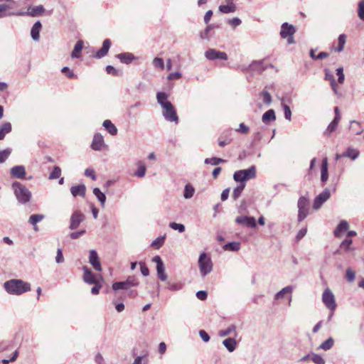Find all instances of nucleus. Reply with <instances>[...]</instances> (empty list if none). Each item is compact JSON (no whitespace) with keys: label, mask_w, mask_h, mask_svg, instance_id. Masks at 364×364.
Returning <instances> with one entry per match:
<instances>
[{"label":"nucleus","mask_w":364,"mask_h":364,"mask_svg":"<svg viewBox=\"0 0 364 364\" xmlns=\"http://www.w3.org/2000/svg\"><path fill=\"white\" fill-rule=\"evenodd\" d=\"M83 48V42L82 41H78L74 46V49L71 53V57L73 58H78L80 57V53Z\"/></svg>","instance_id":"2f4dec72"},{"label":"nucleus","mask_w":364,"mask_h":364,"mask_svg":"<svg viewBox=\"0 0 364 364\" xmlns=\"http://www.w3.org/2000/svg\"><path fill=\"white\" fill-rule=\"evenodd\" d=\"M309 199L305 196H301L298 200V221L301 222L309 215Z\"/></svg>","instance_id":"423d86ee"},{"label":"nucleus","mask_w":364,"mask_h":364,"mask_svg":"<svg viewBox=\"0 0 364 364\" xmlns=\"http://www.w3.org/2000/svg\"><path fill=\"white\" fill-rule=\"evenodd\" d=\"M218 9L221 13L230 14L233 13L236 11V6L235 4L220 5Z\"/></svg>","instance_id":"58836bf2"},{"label":"nucleus","mask_w":364,"mask_h":364,"mask_svg":"<svg viewBox=\"0 0 364 364\" xmlns=\"http://www.w3.org/2000/svg\"><path fill=\"white\" fill-rule=\"evenodd\" d=\"M10 174L15 178H24L26 175V168L22 165L15 166L10 169Z\"/></svg>","instance_id":"dca6fc26"},{"label":"nucleus","mask_w":364,"mask_h":364,"mask_svg":"<svg viewBox=\"0 0 364 364\" xmlns=\"http://www.w3.org/2000/svg\"><path fill=\"white\" fill-rule=\"evenodd\" d=\"M265 68L262 67V61H253L246 70L250 71H261Z\"/></svg>","instance_id":"a19ab883"},{"label":"nucleus","mask_w":364,"mask_h":364,"mask_svg":"<svg viewBox=\"0 0 364 364\" xmlns=\"http://www.w3.org/2000/svg\"><path fill=\"white\" fill-rule=\"evenodd\" d=\"M106 71L108 74L112 75L114 76H119L122 75V72L120 70H117L112 65H107L106 67Z\"/></svg>","instance_id":"4d7b16f0"},{"label":"nucleus","mask_w":364,"mask_h":364,"mask_svg":"<svg viewBox=\"0 0 364 364\" xmlns=\"http://www.w3.org/2000/svg\"><path fill=\"white\" fill-rule=\"evenodd\" d=\"M240 249V243L238 242H230L223 246L224 250H229L232 252L238 251Z\"/></svg>","instance_id":"4c0bfd02"},{"label":"nucleus","mask_w":364,"mask_h":364,"mask_svg":"<svg viewBox=\"0 0 364 364\" xmlns=\"http://www.w3.org/2000/svg\"><path fill=\"white\" fill-rule=\"evenodd\" d=\"M157 276L161 281H166L167 279V275L165 272L164 265L156 267Z\"/></svg>","instance_id":"8fccbe9b"},{"label":"nucleus","mask_w":364,"mask_h":364,"mask_svg":"<svg viewBox=\"0 0 364 364\" xmlns=\"http://www.w3.org/2000/svg\"><path fill=\"white\" fill-rule=\"evenodd\" d=\"M12 189L18 201L21 204H26L31 200V191L22 183L15 181L12 183Z\"/></svg>","instance_id":"f03ea898"},{"label":"nucleus","mask_w":364,"mask_h":364,"mask_svg":"<svg viewBox=\"0 0 364 364\" xmlns=\"http://www.w3.org/2000/svg\"><path fill=\"white\" fill-rule=\"evenodd\" d=\"M358 15L361 20L364 21V1L358 4Z\"/></svg>","instance_id":"e2e57ef3"},{"label":"nucleus","mask_w":364,"mask_h":364,"mask_svg":"<svg viewBox=\"0 0 364 364\" xmlns=\"http://www.w3.org/2000/svg\"><path fill=\"white\" fill-rule=\"evenodd\" d=\"M245 187V183H242L238 185L235 188H234L232 196L235 200H236L240 196Z\"/></svg>","instance_id":"a18cd8bd"},{"label":"nucleus","mask_w":364,"mask_h":364,"mask_svg":"<svg viewBox=\"0 0 364 364\" xmlns=\"http://www.w3.org/2000/svg\"><path fill=\"white\" fill-rule=\"evenodd\" d=\"M223 344L227 348V350L230 353L233 352L236 349V347H237V341L235 339V338L230 337V338H225L223 341Z\"/></svg>","instance_id":"5701e85b"},{"label":"nucleus","mask_w":364,"mask_h":364,"mask_svg":"<svg viewBox=\"0 0 364 364\" xmlns=\"http://www.w3.org/2000/svg\"><path fill=\"white\" fill-rule=\"evenodd\" d=\"M346 277L347 280L350 282L354 281L355 277V274L351 268H348L346 269Z\"/></svg>","instance_id":"bf43d9fd"},{"label":"nucleus","mask_w":364,"mask_h":364,"mask_svg":"<svg viewBox=\"0 0 364 364\" xmlns=\"http://www.w3.org/2000/svg\"><path fill=\"white\" fill-rule=\"evenodd\" d=\"M89 262L96 271H102V266L99 259L98 255L94 250L90 251Z\"/></svg>","instance_id":"2eb2a0df"},{"label":"nucleus","mask_w":364,"mask_h":364,"mask_svg":"<svg viewBox=\"0 0 364 364\" xmlns=\"http://www.w3.org/2000/svg\"><path fill=\"white\" fill-rule=\"evenodd\" d=\"M336 75H338V82L340 84H343L345 80V75L343 74V68H338L336 69Z\"/></svg>","instance_id":"680f3d73"},{"label":"nucleus","mask_w":364,"mask_h":364,"mask_svg":"<svg viewBox=\"0 0 364 364\" xmlns=\"http://www.w3.org/2000/svg\"><path fill=\"white\" fill-rule=\"evenodd\" d=\"M259 96L265 105H269L272 103V98L269 92L263 90L259 93Z\"/></svg>","instance_id":"c03bdc74"},{"label":"nucleus","mask_w":364,"mask_h":364,"mask_svg":"<svg viewBox=\"0 0 364 364\" xmlns=\"http://www.w3.org/2000/svg\"><path fill=\"white\" fill-rule=\"evenodd\" d=\"M82 270L84 272L83 281L89 284H96L97 280L92 271L86 266L82 267Z\"/></svg>","instance_id":"f3484780"},{"label":"nucleus","mask_w":364,"mask_h":364,"mask_svg":"<svg viewBox=\"0 0 364 364\" xmlns=\"http://www.w3.org/2000/svg\"><path fill=\"white\" fill-rule=\"evenodd\" d=\"M105 146L103 136L100 133L95 134L91 144L92 149L95 151H101Z\"/></svg>","instance_id":"4468645a"},{"label":"nucleus","mask_w":364,"mask_h":364,"mask_svg":"<svg viewBox=\"0 0 364 364\" xmlns=\"http://www.w3.org/2000/svg\"><path fill=\"white\" fill-rule=\"evenodd\" d=\"M311 360L315 364H325L324 359L320 355L318 354H312Z\"/></svg>","instance_id":"052dcab7"},{"label":"nucleus","mask_w":364,"mask_h":364,"mask_svg":"<svg viewBox=\"0 0 364 364\" xmlns=\"http://www.w3.org/2000/svg\"><path fill=\"white\" fill-rule=\"evenodd\" d=\"M164 240L165 235L159 237L151 242V246L156 249H159L164 243Z\"/></svg>","instance_id":"09e8293b"},{"label":"nucleus","mask_w":364,"mask_h":364,"mask_svg":"<svg viewBox=\"0 0 364 364\" xmlns=\"http://www.w3.org/2000/svg\"><path fill=\"white\" fill-rule=\"evenodd\" d=\"M61 175V169L59 166H54L52 172L49 175V179L59 178Z\"/></svg>","instance_id":"3c124183"},{"label":"nucleus","mask_w":364,"mask_h":364,"mask_svg":"<svg viewBox=\"0 0 364 364\" xmlns=\"http://www.w3.org/2000/svg\"><path fill=\"white\" fill-rule=\"evenodd\" d=\"M359 151L353 148H348L346 151L342 154V156L350 158L352 160H355L358 157Z\"/></svg>","instance_id":"72a5a7b5"},{"label":"nucleus","mask_w":364,"mask_h":364,"mask_svg":"<svg viewBox=\"0 0 364 364\" xmlns=\"http://www.w3.org/2000/svg\"><path fill=\"white\" fill-rule=\"evenodd\" d=\"M111 46V41L109 39H105L103 41L102 47L95 53V57L96 58H101L105 56Z\"/></svg>","instance_id":"aec40b11"},{"label":"nucleus","mask_w":364,"mask_h":364,"mask_svg":"<svg viewBox=\"0 0 364 364\" xmlns=\"http://www.w3.org/2000/svg\"><path fill=\"white\" fill-rule=\"evenodd\" d=\"M138 168L135 172L134 175L139 178L144 177L146 174V168L144 162L139 161L137 163Z\"/></svg>","instance_id":"ea45409f"},{"label":"nucleus","mask_w":364,"mask_h":364,"mask_svg":"<svg viewBox=\"0 0 364 364\" xmlns=\"http://www.w3.org/2000/svg\"><path fill=\"white\" fill-rule=\"evenodd\" d=\"M86 188L83 184L74 186L70 188V192L74 197L82 196L84 197L85 195Z\"/></svg>","instance_id":"4be33fe9"},{"label":"nucleus","mask_w":364,"mask_h":364,"mask_svg":"<svg viewBox=\"0 0 364 364\" xmlns=\"http://www.w3.org/2000/svg\"><path fill=\"white\" fill-rule=\"evenodd\" d=\"M228 23L230 26H232L233 28H235V27L240 26L242 23V21L239 18L235 17V18L229 19L228 21Z\"/></svg>","instance_id":"774afa93"},{"label":"nucleus","mask_w":364,"mask_h":364,"mask_svg":"<svg viewBox=\"0 0 364 364\" xmlns=\"http://www.w3.org/2000/svg\"><path fill=\"white\" fill-rule=\"evenodd\" d=\"M167 284H168L167 288L170 291H179L183 287V285L181 283H170V282H168Z\"/></svg>","instance_id":"13d9d810"},{"label":"nucleus","mask_w":364,"mask_h":364,"mask_svg":"<svg viewBox=\"0 0 364 364\" xmlns=\"http://www.w3.org/2000/svg\"><path fill=\"white\" fill-rule=\"evenodd\" d=\"M10 6L6 4H0V14L1 15V18L10 16H21L24 13H21V11H9Z\"/></svg>","instance_id":"6ab92c4d"},{"label":"nucleus","mask_w":364,"mask_h":364,"mask_svg":"<svg viewBox=\"0 0 364 364\" xmlns=\"http://www.w3.org/2000/svg\"><path fill=\"white\" fill-rule=\"evenodd\" d=\"M103 127L112 136L117 134V129L115 125L109 119L103 122Z\"/></svg>","instance_id":"c756f323"},{"label":"nucleus","mask_w":364,"mask_h":364,"mask_svg":"<svg viewBox=\"0 0 364 364\" xmlns=\"http://www.w3.org/2000/svg\"><path fill=\"white\" fill-rule=\"evenodd\" d=\"M85 220V215L79 210L75 211L70 217V224L69 228L70 230L77 229L80 224Z\"/></svg>","instance_id":"f8f14e48"},{"label":"nucleus","mask_w":364,"mask_h":364,"mask_svg":"<svg viewBox=\"0 0 364 364\" xmlns=\"http://www.w3.org/2000/svg\"><path fill=\"white\" fill-rule=\"evenodd\" d=\"M215 28H218V26L213 25V24L208 25L205 28V31L200 33V38H202L203 40H209V38L210 37V31Z\"/></svg>","instance_id":"c9c22d12"},{"label":"nucleus","mask_w":364,"mask_h":364,"mask_svg":"<svg viewBox=\"0 0 364 364\" xmlns=\"http://www.w3.org/2000/svg\"><path fill=\"white\" fill-rule=\"evenodd\" d=\"M322 301L326 307L331 311H335L336 309V302L334 294L331 290L326 288L322 294Z\"/></svg>","instance_id":"0eeeda50"},{"label":"nucleus","mask_w":364,"mask_h":364,"mask_svg":"<svg viewBox=\"0 0 364 364\" xmlns=\"http://www.w3.org/2000/svg\"><path fill=\"white\" fill-rule=\"evenodd\" d=\"M338 46L335 49V50L337 51V52H341L343 50L344 45H345L346 41V36L345 34H341L338 36Z\"/></svg>","instance_id":"49530a36"},{"label":"nucleus","mask_w":364,"mask_h":364,"mask_svg":"<svg viewBox=\"0 0 364 364\" xmlns=\"http://www.w3.org/2000/svg\"><path fill=\"white\" fill-rule=\"evenodd\" d=\"M333 344L334 340L333 338L330 337L319 346L318 349L328 350L333 346Z\"/></svg>","instance_id":"79ce46f5"},{"label":"nucleus","mask_w":364,"mask_h":364,"mask_svg":"<svg viewBox=\"0 0 364 364\" xmlns=\"http://www.w3.org/2000/svg\"><path fill=\"white\" fill-rule=\"evenodd\" d=\"M328 178V160L327 158H324L322 160L321 164V181L322 183H326Z\"/></svg>","instance_id":"bb28decb"},{"label":"nucleus","mask_w":364,"mask_h":364,"mask_svg":"<svg viewBox=\"0 0 364 364\" xmlns=\"http://www.w3.org/2000/svg\"><path fill=\"white\" fill-rule=\"evenodd\" d=\"M168 95L164 92H159L156 94L157 102L161 106L162 109L165 107V105H168L171 103L168 100Z\"/></svg>","instance_id":"a878e982"},{"label":"nucleus","mask_w":364,"mask_h":364,"mask_svg":"<svg viewBox=\"0 0 364 364\" xmlns=\"http://www.w3.org/2000/svg\"><path fill=\"white\" fill-rule=\"evenodd\" d=\"M235 223L250 228H255L257 226L255 218L251 216H238L235 218Z\"/></svg>","instance_id":"ddd939ff"},{"label":"nucleus","mask_w":364,"mask_h":364,"mask_svg":"<svg viewBox=\"0 0 364 364\" xmlns=\"http://www.w3.org/2000/svg\"><path fill=\"white\" fill-rule=\"evenodd\" d=\"M93 194L97 197L98 200L100 202L101 205L104 207L106 201V196L105 193H103L100 188H95L93 189Z\"/></svg>","instance_id":"e433bc0d"},{"label":"nucleus","mask_w":364,"mask_h":364,"mask_svg":"<svg viewBox=\"0 0 364 364\" xmlns=\"http://www.w3.org/2000/svg\"><path fill=\"white\" fill-rule=\"evenodd\" d=\"M61 72L67 75L69 78H74L76 77L75 73L72 70H70L68 67H63L61 70Z\"/></svg>","instance_id":"69168bd1"},{"label":"nucleus","mask_w":364,"mask_h":364,"mask_svg":"<svg viewBox=\"0 0 364 364\" xmlns=\"http://www.w3.org/2000/svg\"><path fill=\"white\" fill-rule=\"evenodd\" d=\"M205 56L210 60L216 59L226 60L228 59V55L225 52L218 51L213 48L208 49L205 53Z\"/></svg>","instance_id":"9b49d317"},{"label":"nucleus","mask_w":364,"mask_h":364,"mask_svg":"<svg viewBox=\"0 0 364 364\" xmlns=\"http://www.w3.org/2000/svg\"><path fill=\"white\" fill-rule=\"evenodd\" d=\"M284 110V117L286 119L290 121L291 119V111L290 107L284 103L282 104Z\"/></svg>","instance_id":"6e6d98bb"},{"label":"nucleus","mask_w":364,"mask_h":364,"mask_svg":"<svg viewBox=\"0 0 364 364\" xmlns=\"http://www.w3.org/2000/svg\"><path fill=\"white\" fill-rule=\"evenodd\" d=\"M44 218L43 215L41 214H33L31 215L28 219V223H31L34 226V230L36 231L38 230V227L36 226V224L39 222H41Z\"/></svg>","instance_id":"473e14b6"},{"label":"nucleus","mask_w":364,"mask_h":364,"mask_svg":"<svg viewBox=\"0 0 364 364\" xmlns=\"http://www.w3.org/2000/svg\"><path fill=\"white\" fill-rule=\"evenodd\" d=\"M195 193V188L189 183L185 186L183 197L186 199L191 198Z\"/></svg>","instance_id":"37998d69"},{"label":"nucleus","mask_w":364,"mask_h":364,"mask_svg":"<svg viewBox=\"0 0 364 364\" xmlns=\"http://www.w3.org/2000/svg\"><path fill=\"white\" fill-rule=\"evenodd\" d=\"M139 281L134 276H129L125 281L116 282L112 284V289L114 291L119 290H129L132 287H137L139 285Z\"/></svg>","instance_id":"39448f33"},{"label":"nucleus","mask_w":364,"mask_h":364,"mask_svg":"<svg viewBox=\"0 0 364 364\" xmlns=\"http://www.w3.org/2000/svg\"><path fill=\"white\" fill-rule=\"evenodd\" d=\"M353 241L350 239H346L344 240L340 247L341 248H343L345 250V251H348L350 249V245L352 244Z\"/></svg>","instance_id":"0e129e2a"},{"label":"nucleus","mask_w":364,"mask_h":364,"mask_svg":"<svg viewBox=\"0 0 364 364\" xmlns=\"http://www.w3.org/2000/svg\"><path fill=\"white\" fill-rule=\"evenodd\" d=\"M169 227L174 230H178L179 232H183L185 231V226L181 223H176L175 222L170 223Z\"/></svg>","instance_id":"864d4df0"},{"label":"nucleus","mask_w":364,"mask_h":364,"mask_svg":"<svg viewBox=\"0 0 364 364\" xmlns=\"http://www.w3.org/2000/svg\"><path fill=\"white\" fill-rule=\"evenodd\" d=\"M42 28L41 21H37L32 26L31 30V36L33 41H38L40 39V31Z\"/></svg>","instance_id":"412c9836"},{"label":"nucleus","mask_w":364,"mask_h":364,"mask_svg":"<svg viewBox=\"0 0 364 364\" xmlns=\"http://www.w3.org/2000/svg\"><path fill=\"white\" fill-rule=\"evenodd\" d=\"M163 116L168 122H175L176 124L178 122V117L176 109L171 103L168 105H165V107L163 108Z\"/></svg>","instance_id":"6e6552de"},{"label":"nucleus","mask_w":364,"mask_h":364,"mask_svg":"<svg viewBox=\"0 0 364 364\" xmlns=\"http://www.w3.org/2000/svg\"><path fill=\"white\" fill-rule=\"evenodd\" d=\"M152 63L153 65L156 68H159L161 70L164 68V62L161 58L156 57L154 58Z\"/></svg>","instance_id":"5fc2aeb1"},{"label":"nucleus","mask_w":364,"mask_h":364,"mask_svg":"<svg viewBox=\"0 0 364 364\" xmlns=\"http://www.w3.org/2000/svg\"><path fill=\"white\" fill-rule=\"evenodd\" d=\"M295 32L296 29L294 26L286 22L282 25L280 35L282 38H286L289 36H293Z\"/></svg>","instance_id":"a211bd4d"},{"label":"nucleus","mask_w":364,"mask_h":364,"mask_svg":"<svg viewBox=\"0 0 364 364\" xmlns=\"http://www.w3.org/2000/svg\"><path fill=\"white\" fill-rule=\"evenodd\" d=\"M21 13H24L22 16L26 15L31 17H37L43 16L44 14L50 15L51 11H46L43 6L38 5L35 6H30L28 8L27 11H21Z\"/></svg>","instance_id":"1a4fd4ad"},{"label":"nucleus","mask_w":364,"mask_h":364,"mask_svg":"<svg viewBox=\"0 0 364 364\" xmlns=\"http://www.w3.org/2000/svg\"><path fill=\"white\" fill-rule=\"evenodd\" d=\"M117 57L120 60L122 63L126 64L130 63L134 59V55L131 53H122L118 54Z\"/></svg>","instance_id":"7c9ffc66"},{"label":"nucleus","mask_w":364,"mask_h":364,"mask_svg":"<svg viewBox=\"0 0 364 364\" xmlns=\"http://www.w3.org/2000/svg\"><path fill=\"white\" fill-rule=\"evenodd\" d=\"M229 335H233L234 337L237 336V333L236 327L235 325H231L226 329L220 330L218 331V336L220 337H225Z\"/></svg>","instance_id":"cd10ccee"},{"label":"nucleus","mask_w":364,"mask_h":364,"mask_svg":"<svg viewBox=\"0 0 364 364\" xmlns=\"http://www.w3.org/2000/svg\"><path fill=\"white\" fill-rule=\"evenodd\" d=\"M141 273L143 276L147 277L149 274V270L146 264L143 262H139Z\"/></svg>","instance_id":"338daca9"},{"label":"nucleus","mask_w":364,"mask_h":364,"mask_svg":"<svg viewBox=\"0 0 364 364\" xmlns=\"http://www.w3.org/2000/svg\"><path fill=\"white\" fill-rule=\"evenodd\" d=\"M198 264L200 276L204 278L213 271V262L210 257L205 253L202 252L199 255Z\"/></svg>","instance_id":"7ed1b4c3"},{"label":"nucleus","mask_w":364,"mask_h":364,"mask_svg":"<svg viewBox=\"0 0 364 364\" xmlns=\"http://www.w3.org/2000/svg\"><path fill=\"white\" fill-rule=\"evenodd\" d=\"M331 193L328 188H326L323 192L318 194L314 199L313 208L315 210H318L322 205L330 198Z\"/></svg>","instance_id":"9d476101"},{"label":"nucleus","mask_w":364,"mask_h":364,"mask_svg":"<svg viewBox=\"0 0 364 364\" xmlns=\"http://www.w3.org/2000/svg\"><path fill=\"white\" fill-rule=\"evenodd\" d=\"M256 177V168L252 166L247 169L237 171L233 174V179L240 184L245 183V181Z\"/></svg>","instance_id":"20e7f679"},{"label":"nucleus","mask_w":364,"mask_h":364,"mask_svg":"<svg viewBox=\"0 0 364 364\" xmlns=\"http://www.w3.org/2000/svg\"><path fill=\"white\" fill-rule=\"evenodd\" d=\"M12 127L10 122H4L0 125V140H3L6 134L11 132Z\"/></svg>","instance_id":"c85d7f7f"},{"label":"nucleus","mask_w":364,"mask_h":364,"mask_svg":"<svg viewBox=\"0 0 364 364\" xmlns=\"http://www.w3.org/2000/svg\"><path fill=\"white\" fill-rule=\"evenodd\" d=\"M276 119L275 112L274 109H271L265 112L262 117V120L264 124H269L272 122H274Z\"/></svg>","instance_id":"b1692460"},{"label":"nucleus","mask_w":364,"mask_h":364,"mask_svg":"<svg viewBox=\"0 0 364 364\" xmlns=\"http://www.w3.org/2000/svg\"><path fill=\"white\" fill-rule=\"evenodd\" d=\"M293 291V287L291 286H287L284 288H283L282 290H280L279 292H277L274 295V299L279 300L282 299L285 294H291Z\"/></svg>","instance_id":"f704fd0d"},{"label":"nucleus","mask_w":364,"mask_h":364,"mask_svg":"<svg viewBox=\"0 0 364 364\" xmlns=\"http://www.w3.org/2000/svg\"><path fill=\"white\" fill-rule=\"evenodd\" d=\"M5 290L12 295H21L31 290V285L21 279H12L4 284Z\"/></svg>","instance_id":"f257e3e1"},{"label":"nucleus","mask_w":364,"mask_h":364,"mask_svg":"<svg viewBox=\"0 0 364 364\" xmlns=\"http://www.w3.org/2000/svg\"><path fill=\"white\" fill-rule=\"evenodd\" d=\"M348 222L345 220H341L334 230V235L336 237H341V233L348 230Z\"/></svg>","instance_id":"393cba45"},{"label":"nucleus","mask_w":364,"mask_h":364,"mask_svg":"<svg viewBox=\"0 0 364 364\" xmlns=\"http://www.w3.org/2000/svg\"><path fill=\"white\" fill-rule=\"evenodd\" d=\"M11 153V149H6L3 151H0V164L4 163L6 161V160L8 159L9 155Z\"/></svg>","instance_id":"603ef678"},{"label":"nucleus","mask_w":364,"mask_h":364,"mask_svg":"<svg viewBox=\"0 0 364 364\" xmlns=\"http://www.w3.org/2000/svg\"><path fill=\"white\" fill-rule=\"evenodd\" d=\"M225 161L223 159L213 157V158H210V159L209 158L205 159L204 162L205 164H212L213 166H216V165H218L219 164L223 163Z\"/></svg>","instance_id":"de8ad7c7"}]
</instances>
